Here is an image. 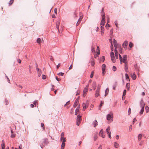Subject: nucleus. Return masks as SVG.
Masks as SVG:
<instances>
[{
	"instance_id": "4d7b16f0",
	"label": "nucleus",
	"mask_w": 149,
	"mask_h": 149,
	"mask_svg": "<svg viewBox=\"0 0 149 149\" xmlns=\"http://www.w3.org/2000/svg\"><path fill=\"white\" fill-rule=\"evenodd\" d=\"M73 15H74V17H77V13H76V11H75Z\"/></svg>"
},
{
	"instance_id": "9b49d317",
	"label": "nucleus",
	"mask_w": 149,
	"mask_h": 149,
	"mask_svg": "<svg viewBox=\"0 0 149 149\" xmlns=\"http://www.w3.org/2000/svg\"><path fill=\"white\" fill-rule=\"evenodd\" d=\"M37 71L38 72V75L39 77H40L41 74V70L39 68H37Z\"/></svg>"
},
{
	"instance_id": "49530a36",
	"label": "nucleus",
	"mask_w": 149,
	"mask_h": 149,
	"mask_svg": "<svg viewBox=\"0 0 149 149\" xmlns=\"http://www.w3.org/2000/svg\"><path fill=\"white\" fill-rule=\"evenodd\" d=\"M133 44L131 42H129V45L130 48H131L133 46Z\"/></svg>"
},
{
	"instance_id": "f704fd0d",
	"label": "nucleus",
	"mask_w": 149,
	"mask_h": 149,
	"mask_svg": "<svg viewBox=\"0 0 149 149\" xmlns=\"http://www.w3.org/2000/svg\"><path fill=\"white\" fill-rule=\"evenodd\" d=\"M130 85L129 83H127L126 84V87H127V90H128L129 89V88L130 87Z\"/></svg>"
},
{
	"instance_id": "c85d7f7f",
	"label": "nucleus",
	"mask_w": 149,
	"mask_h": 149,
	"mask_svg": "<svg viewBox=\"0 0 149 149\" xmlns=\"http://www.w3.org/2000/svg\"><path fill=\"white\" fill-rule=\"evenodd\" d=\"M87 91L88 89L85 88L83 91V95L84 97L85 94V93L86 94V93L87 92Z\"/></svg>"
},
{
	"instance_id": "bb28decb",
	"label": "nucleus",
	"mask_w": 149,
	"mask_h": 149,
	"mask_svg": "<svg viewBox=\"0 0 149 149\" xmlns=\"http://www.w3.org/2000/svg\"><path fill=\"white\" fill-rule=\"evenodd\" d=\"M79 109L78 107H77L75 110V115H77L79 112Z\"/></svg>"
},
{
	"instance_id": "f3484780",
	"label": "nucleus",
	"mask_w": 149,
	"mask_h": 149,
	"mask_svg": "<svg viewBox=\"0 0 149 149\" xmlns=\"http://www.w3.org/2000/svg\"><path fill=\"white\" fill-rule=\"evenodd\" d=\"M61 137L60 139V141H62L63 138H64V132H62L61 134Z\"/></svg>"
},
{
	"instance_id": "5fc2aeb1",
	"label": "nucleus",
	"mask_w": 149,
	"mask_h": 149,
	"mask_svg": "<svg viewBox=\"0 0 149 149\" xmlns=\"http://www.w3.org/2000/svg\"><path fill=\"white\" fill-rule=\"evenodd\" d=\"M5 102L6 103V105H7L8 104V100H6V99H5Z\"/></svg>"
},
{
	"instance_id": "58836bf2",
	"label": "nucleus",
	"mask_w": 149,
	"mask_h": 149,
	"mask_svg": "<svg viewBox=\"0 0 149 149\" xmlns=\"http://www.w3.org/2000/svg\"><path fill=\"white\" fill-rule=\"evenodd\" d=\"M107 24H106V27L107 29H108L109 28V27H110V26L109 24H107V23L109 22V21H108V20H107Z\"/></svg>"
},
{
	"instance_id": "9d476101",
	"label": "nucleus",
	"mask_w": 149,
	"mask_h": 149,
	"mask_svg": "<svg viewBox=\"0 0 149 149\" xmlns=\"http://www.w3.org/2000/svg\"><path fill=\"white\" fill-rule=\"evenodd\" d=\"M113 118V116L112 114L111 115L110 114H108L107 115V119L108 120H110L111 118Z\"/></svg>"
},
{
	"instance_id": "0eeeda50",
	"label": "nucleus",
	"mask_w": 149,
	"mask_h": 149,
	"mask_svg": "<svg viewBox=\"0 0 149 149\" xmlns=\"http://www.w3.org/2000/svg\"><path fill=\"white\" fill-rule=\"evenodd\" d=\"M128 42L127 41H125L124 42L123 44V46L124 49L125 50L127 49V47L128 45Z\"/></svg>"
},
{
	"instance_id": "c9c22d12",
	"label": "nucleus",
	"mask_w": 149,
	"mask_h": 149,
	"mask_svg": "<svg viewBox=\"0 0 149 149\" xmlns=\"http://www.w3.org/2000/svg\"><path fill=\"white\" fill-rule=\"evenodd\" d=\"M95 64V61L93 60V61H91V65L92 66H93Z\"/></svg>"
},
{
	"instance_id": "c756f323",
	"label": "nucleus",
	"mask_w": 149,
	"mask_h": 149,
	"mask_svg": "<svg viewBox=\"0 0 149 149\" xmlns=\"http://www.w3.org/2000/svg\"><path fill=\"white\" fill-rule=\"evenodd\" d=\"M101 33H103L104 32V28L103 26H101Z\"/></svg>"
},
{
	"instance_id": "cd10ccee",
	"label": "nucleus",
	"mask_w": 149,
	"mask_h": 149,
	"mask_svg": "<svg viewBox=\"0 0 149 149\" xmlns=\"http://www.w3.org/2000/svg\"><path fill=\"white\" fill-rule=\"evenodd\" d=\"M119 52L120 54L122 53V48L120 46L118 47Z\"/></svg>"
},
{
	"instance_id": "f03ea898",
	"label": "nucleus",
	"mask_w": 149,
	"mask_h": 149,
	"mask_svg": "<svg viewBox=\"0 0 149 149\" xmlns=\"http://www.w3.org/2000/svg\"><path fill=\"white\" fill-rule=\"evenodd\" d=\"M105 23V15L104 14L102 15V19L100 23L101 26H103L104 25Z\"/></svg>"
},
{
	"instance_id": "4468645a",
	"label": "nucleus",
	"mask_w": 149,
	"mask_h": 149,
	"mask_svg": "<svg viewBox=\"0 0 149 149\" xmlns=\"http://www.w3.org/2000/svg\"><path fill=\"white\" fill-rule=\"evenodd\" d=\"M82 105L83 107V111H85L86 107H88V105H87L86 104L84 103H83Z\"/></svg>"
},
{
	"instance_id": "3c124183",
	"label": "nucleus",
	"mask_w": 149,
	"mask_h": 149,
	"mask_svg": "<svg viewBox=\"0 0 149 149\" xmlns=\"http://www.w3.org/2000/svg\"><path fill=\"white\" fill-rule=\"evenodd\" d=\"M10 136L11 138H14L15 136V134H13V133Z\"/></svg>"
},
{
	"instance_id": "de8ad7c7",
	"label": "nucleus",
	"mask_w": 149,
	"mask_h": 149,
	"mask_svg": "<svg viewBox=\"0 0 149 149\" xmlns=\"http://www.w3.org/2000/svg\"><path fill=\"white\" fill-rule=\"evenodd\" d=\"M105 60V57L104 56H102V57L101 61L102 62H104Z\"/></svg>"
},
{
	"instance_id": "20e7f679",
	"label": "nucleus",
	"mask_w": 149,
	"mask_h": 149,
	"mask_svg": "<svg viewBox=\"0 0 149 149\" xmlns=\"http://www.w3.org/2000/svg\"><path fill=\"white\" fill-rule=\"evenodd\" d=\"M140 107H144L145 104L143 99H141L140 102Z\"/></svg>"
},
{
	"instance_id": "2eb2a0df",
	"label": "nucleus",
	"mask_w": 149,
	"mask_h": 149,
	"mask_svg": "<svg viewBox=\"0 0 149 149\" xmlns=\"http://www.w3.org/2000/svg\"><path fill=\"white\" fill-rule=\"evenodd\" d=\"M81 116L78 115L77 117V122H80L81 120Z\"/></svg>"
},
{
	"instance_id": "2f4dec72",
	"label": "nucleus",
	"mask_w": 149,
	"mask_h": 149,
	"mask_svg": "<svg viewBox=\"0 0 149 149\" xmlns=\"http://www.w3.org/2000/svg\"><path fill=\"white\" fill-rule=\"evenodd\" d=\"M126 90L125 89L124 90L123 93V95L122 97V99L123 98V97L124 96H125L126 93Z\"/></svg>"
},
{
	"instance_id": "13d9d810",
	"label": "nucleus",
	"mask_w": 149,
	"mask_h": 149,
	"mask_svg": "<svg viewBox=\"0 0 149 149\" xmlns=\"http://www.w3.org/2000/svg\"><path fill=\"white\" fill-rule=\"evenodd\" d=\"M1 146H5L4 144V142L3 140L2 141V143H1Z\"/></svg>"
},
{
	"instance_id": "ea45409f",
	"label": "nucleus",
	"mask_w": 149,
	"mask_h": 149,
	"mask_svg": "<svg viewBox=\"0 0 149 149\" xmlns=\"http://www.w3.org/2000/svg\"><path fill=\"white\" fill-rule=\"evenodd\" d=\"M101 13L102 14V16L104 14H105L104 13V8H102V9L101 10Z\"/></svg>"
},
{
	"instance_id": "7c9ffc66",
	"label": "nucleus",
	"mask_w": 149,
	"mask_h": 149,
	"mask_svg": "<svg viewBox=\"0 0 149 149\" xmlns=\"http://www.w3.org/2000/svg\"><path fill=\"white\" fill-rule=\"evenodd\" d=\"M145 109L146 113H148L149 111V107L147 106L145 107Z\"/></svg>"
},
{
	"instance_id": "dca6fc26",
	"label": "nucleus",
	"mask_w": 149,
	"mask_h": 149,
	"mask_svg": "<svg viewBox=\"0 0 149 149\" xmlns=\"http://www.w3.org/2000/svg\"><path fill=\"white\" fill-rule=\"evenodd\" d=\"M125 71L127 72H128V68L127 67V63L125 64Z\"/></svg>"
},
{
	"instance_id": "a19ab883",
	"label": "nucleus",
	"mask_w": 149,
	"mask_h": 149,
	"mask_svg": "<svg viewBox=\"0 0 149 149\" xmlns=\"http://www.w3.org/2000/svg\"><path fill=\"white\" fill-rule=\"evenodd\" d=\"M41 126L42 127L43 130H45V126L43 123H41Z\"/></svg>"
},
{
	"instance_id": "09e8293b",
	"label": "nucleus",
	"mask_w": 149,
	"mask_h": 149,
	"mask_svg": "<svg viewBox=\"0 0 149 149\" xmlns=\"http://www.w3.org/2000/svg\"><path fill=\"white\" fill-rule=\"evenodd\" d=\"M64 74V73L62 72H59L57 74L59 75H60V76H63V75Z\"/></svg>"
},
{
	"instance_id": "79ce46f5",
	"label": "nucleus",
	"mask_w": 149,
	"mask_h": 149,
	"mask_svg": "<svg viewBox=\"0 0 149 149\" xmlns=\"http://www.w3.org/2000/svg\"><path fill=\"white\" fill-rule=\"evenodd\" d=\"M116 67L115 66H113L112 67V70L114 71H115L116 70Z\"/></svg>"
},
{
	"instance_id": "e433bc0d",
	"label": "nucleus",
	"mask_w": 149,
	"mask_h": 149,
	"mask_svg": "<svg viewBox=\"0 0 149 149\" xmlns=\"http://www.w3.org/2000/svg\"><path fill=\"white\" fill-rule=\"evenodd\" d=\"M106 132H107V134L109 133V132L110 131V127H108L106 129Z\"/></svg>"
},
{
	"instance_id": "423d86ee",
	"label": "nucleus",
	"mask_w": 149,
	"mask_h": 149,
	"mask_svg": "<svg viewBox=\"0 0 149 149\" xmlns=\"http://www.w3.org/2000/svg\"><path fill=\"white\" fill-rule=\"evenodd\" d=\"M113 45L114 46V47H115V50H117V41L116 40H115L114 39H113Z\"/></svg>"
},
{
	"instance_id": "0e129e2a",
	"label": "nucleus",
	"mask_w": 149,
	"mask_h": 149,
	"mask_svg": "<svg viewBox=\"0 0 149 149\" xmlns=\"http://www.w3.org/2000/svg\"><path fill=\"white\" fill-rule=\"evenodd\" d=\"M62 140H63L62 142L65 143L66 141V138H63Z\"/></svg>"
},
{
	"instance_id": "680f3d73",
	"label": "nucleus",
	"mask_w": 149,
	"mask_h": 149,
	"mask_svg": "<svg viewBox=\"0 0 149 149\" xmlns=\"http://www.w3.org/2000/svg\"><path fill=\"white\" fill-rule=\"evenodd\" d=\"M56 27L57 29L58 30V31L59 32H60L59 30V25H56Z\"/></svg>"
},
{
	"instance_id": "aec40b11",
	"label": "nucleus",
	"mask_w": 149,
	"mask_h": 149,
	"mask_svg": "<svg viewBox=\"0 0 149 149\" xmlns=\"http://www.w3.org/2000/svg\"><path fill=\"white\" fill-rule=\"evenodd\" d=\"M131 77H132V79L134 80L136 79V76L135 74L134 73L132 75H131Z\"/></svg>"
},
{
	"instance_id": "a211bd4d",
	"label": "nucleus",
	"mask_w": 149,
	"mask_h": 149,
	"mask_svg": "<svg viewBox=\"0 0 149 149\" xmlns=\"http://www.w3.org/2000/svg\"><path fill=\"white\" fill-rule=\"evenodd\" d=\"M100 91L96 90L95 92V97H97L99 95Z\"/></svg>"
},
{
	"instance_id": "4c0bfd02",
	"label": "nucleus",
	"mask_w": 149,
	"mask_h": 149,
	"mask_svg": "<svg viewBox=\"0 0 149 149\" xmlns=\"http://www.w3.org/2000/svg\"><path fill=\"white\" fill-rule=\"evenodd\" d=\"M14 0H10V2H9V6H10L14 2Z\"/></svg>"
},
{
	"instance_id": "473e14b6",
	"label": "nucleus",
	"mask_w": 149,
	"mask_h": 149,
	"mask_svg": "<svg viewBox=\"0 0 149 149\" xmlns=\"http://www.w3.org/2000/svg\"><path fill=\"white\" fill-rule=\"evenodd\" d=\"M91 51L93 53V54L95 52V48L93 47V46H92L91 47Z\"/></svg>"
},
{
	"instance_id": "412c9836",
	"label": "nucleus",
	"mask_w": 149,
	"mask_h": 149,
	"mask_svg": "<svg viewBox=\"0 0 149 149\" xmlns=\"http://www.w3.org/2000/svg\"><path fill=\"white\" fill-rule=\"evenodd\" d=\"M142 135L141 134H139L138 135V140L139 141H140L141 140L142 137Z\"/></svg>"
},
{
	"instance_id": "f8f14e48",
	"label": "nucleus",
	"mask_w": 149,
	"mask_h": 149,
	"mask_svg": "<svg viewBox=\"0 0 149 149\" xmlns=\"http://www.w3.org/2000/svg\"><path fill=\"white\" fill-rule=\"evenodd\" d=\"M79 102L78 100L77 99H76L75 100V102L74 103L73 107L74 108L76 107L77 106V104Z\"/></svg>"
},
{
	"instance_id": "052dcab7",
	"label": "nucleus",
	"mask_w": 149,
	"mask_h": 149,
	"mask_svg": "<svg viewBox=\"0 0 149 149\" xmlns=\"http://www.w3.org/2000/svg\"><path fill=\"white\" fill-rule=\"evenodd\" d=\"M46 78V76L44 74H43L42 75V79H45Z\"/></svg>"
},
{
	"instance_id": "a18cd8bd",
	"label": "nucleus",
	"mask_w": 149,
	"mask_h": 149,
	"mask_svg": "<svg viewBox=\"0 0 149 149\" xmlns=\"http://www.w3.org/2000/svg\"><path fill=\"white\" fill-rule=\"evenodd\" d=\"M104 103V102L102 101L101 102L99 106V108H101V107L102 106V104Z\"/></svg>"
},
{
	"instance_id": "ddd939ff",
	"label": "nucleus",
	"mask_w": 149,
	"mask_h": 149,
	"mask_svg": "<svg viewBox=\"0 0 149 149\" xmlns=\"http://www.w3.org/2000/svg\"><path fill=\"white\" fill-rule=\"evenodd\" d=\"M93 127H95L98 125V123L96 120H95L93 122Z\"/></svg>"
},
{
	"instance_id": "603ef678",
	"label": "nucleus",
	"mask_w": 149,
	"mask_h": 149,
	"mask_svg": "<svg viewBox=\"0 0 149 149\" xmlns=\"http://www.w3.org/2000/svg\"><path fill=\"white\" fill-rule=\"evenodd\" d=\"M93 74H94V72L92 71L91 72V75H90V77L91 78H93Z\"/></svg>"
},
{
	"instance_id": "393cba45",
	"label": "nucleus",
	"mask_w": 149,
	"mask_h": 149,
	"mask_svg": "<svg viewBox=\"0 0 149 149\" xmlns=\"http://www.w3.org/2000/svg\"><path fill=\"white\" fill-rule=\"evenodd\" d=\"M125 76L126 80L127 81H129L130 79L127 73L125 74Z\"/></svg>"
},
{
	"instance_id": "7ed1b4c3",
	"label": "nucleus",
	"mask_w": 149,
	"mask_h": 149,
	"mask_svg": "<svg viewBox=\"0 0 149 149\" xmlns=\"http://www.w3.org/2000/svg\"><path fill=\"white\" fill-rule=\"evenodd\" d=\"M110 55L112 61L113 63H115L116 62V60L113 52H111L110 53Z\"/></svg>"
},
{
	"instance_id": "6e6552de",
	"label": "nucleus",
	"mask_w": 149,
	"mask_h": 149,
	"mask_svg": "<svg viewBox=\"0 0 149 149\" xmlns=\"http://www.w3.org/2000/svg\"><path fill=\"white\" fill-rule=\"evenodd\" d=\"M127 55H123V62L125 64L127 63Z\"/></svg>"
},
{
	"instance_id": "338daca9",
	"label": "nucleus",
	"mask_w": 149,
	"mask_h": 149,
	"mask_svg": "<svg viewBox=\"0 0 149 149\" xmlns=\"http://www.w3.org/2000/svg\"><path fill=\"white\" fill-rule=\"evenodd\" d=\"M137 121V120L135 118H134L133 120V124H134L135 123V122L136 121Z\"/></svg>"
},
{
	"instance_id": "e2e57ef3",
	"label": "nucleus",
	"mask_w": 149,
	"mask_h": 149,
	"mask_svg": "<svg viewBox=\"0 0 149 149\" xmlns=\"http://www.w3.org/2000/svg\"><path fill=\"white\" fill-rule=\"evenodd\" d=\"M113 29H111L110 31V34H112L113 33Z\"/></svg>"
},
{
	"instance_id": "6e6d98bb",
	"label": "nucleus",
	"mask_w": 149,
	"mask_h": 149,
	"mask_svg": "<svg viewBox=\"0 0 149 149\" xmlns=\"http://www.w3.org/2000/svg\"><path fill=\"white\" fill-rule=\"evenodd\" d=\"M131 113V109L130 108H129L128 109V114L129 115H130V114Z\"/></svg>"
},
{
	"instance_id": "8fccbe9b",
	"label": "nucleus",
	"mask_w": 149,
	"mask_h": 149,
	"mask_svg": "<svg viewBox=\"0 0 149 149\" xmlns=\"http://www.w3.org/2000/svg\"><path fill=\"white\" fill-rule=\"evenodd\" d=\"M38 100H35L34 102H33V104L35 105V106L36 105V103H37ZM36 106H35V107Z\"/></svg>"
},
{
	"instance_id": "a878e982",
	"label": "nucleus",
	"mask_w": 149,
	"mask_h": 149,
	"mask_svg": "<svg viewBox=\"0 0 149 149\" xmlns=\"http://www.w3.org/2000/svg\"><path fill=\"white\" fill-rule=\"evenodd\" d=\"M93 87L94 90H95L96 88V84L95 82L93 83Z\"/></svg>"
},
{
	"instance_id": "6ab92c4d",
	"label": "nucleus",
	"mask_w": 149,
	"mask_h": 149,
	"mask_svg": "<svg viewBox=\"0 0 149 149\" xmlns=\"http://www.w3.org/2000/svg\"><path fill=\"white\" fill-rule=\"evenodd\" d=\"M115 53V56L116 59H118V52L117 50H114Z\"/></svg>"
},
{
	"instance_id": "864d4df0",
	"label": "nucleus",
	"mask_w": 149,
	"mask_h": 149,
	"mask_svg": "<svg viewBox=\"0 0 149 149\" xmlns=\"http://www.w3.org/2000/svg\"><path fill=\"white\" fill-rule=\"evenodd\" d=\"M60 20H58L56 22V25H59L60 24Z\"/></svg>"
},
{
	"instance_id": "37998d69",
	"label": "nucleus",
	"mask_w": 149,
	"mask_h": 149,
	"mask_svg": "<svg viewBox=\"0 0 149 149\" xmlns=\"http://www.w3.org/2000/svg\"><path fill=\"white\" fill-rule=\"evenodd\" d=\"M40 41L41 39L40 38H39L37 39L36 41L37 43H40Z\"/></svg>"
},
{
	"instance_id": "f257e3e1",
	"label": "nucleus",
	"mask_w": 149,
	"mask_h": 149,
	"mask_svg": "<svg viewBox=\"0 0 149 149\" xmlns=\"http://www.w3.org/2000/svg\"><path fill=\"white\" fill-rule=\"evenodd\" d=\"M43 141L42 142L40 145L41 148H43L45 145H47L49 142L48 141V139L47 138H44L43 139Z\"/></svg>"
},
{
	"instance_id": "1a4fd4ad",
	"label": "nucleus",
	"mask_w": 149,
	"mask_h": 149,
	"mask_svg": "<svg viewBox=\"0 0 149 149\" xmlns=\"http://www.w3.org/2000/svg\"><path fill=\"white\" fill-rule=\"evenodd\" d=\"M99 135L102 138H104L105 137V135H103V130L102 129L99 132Z\"/></svg>"
},
{
	"instance_id": "c03bdc74",
	"label": "nucleus",
	"mask_w": 149,
	"mask_h": 149,
	"mask_svg": "<svg viewBox=\"0 0 149 149\" xmlns=\"http://www.w3.org/2000/svg\"><path fill=\"white\" fill-rule=\"evenodd\" d=\"M111 51H113V47L112 42H111Z\"/></svg>"
},
{
	"instance_id": "bf43d9fd",
	"label": "nucleus",
	"mask_w": 149,
	"mask_h": 149,
	"mask_svg": "<svg viewBox=\"0 0 149 149\" xmlns=\"http://www.w3.org/2000/svg\"><path fill=\"white\" fill-rule=\"evenodd\" d=\"M100 85H98L97 86V89L96 90H98V91H100Z\"/></svg>"
},
{
	"instance_id": "72a5a7b5",
	"label": "nucleus",
	"mask_w": 149,
	"mask_h": 149,
	"mask_svg": "<svg viewBox=\"0 0 149 149\" xmlns=\"http://www.w3.org/2000/svg\"><path fill=\"white\" fill-rule=\"evenodd\" d=\"M94 140V141H95L97 138V134H95L94 136H93Z\"/></svg>"
},
{
	"instance_id": "39448f33",
	"label": "nucleus",
	"mask_w": 149,
	"mask_h": 149,
	"mask_svg": "<svg viewBox=\"0 0 149 149\" xmlns=\"http://www.w3.org/2000/svg\"><path fill=\"white\" fill-rule=\"evenodd\" d=\"M106 67V66L104 64H103L102 65V74H103V75H104L105 74V68Z\"/></svg>"
},
{
	"instance_id": "5701e85b",
	"label": "nucleus",
	"mask_w": 149,
	"mask_h": 149,
	"mask_svg": "<svg viewBox=\"0 0 149 149\" xmlns=\"http://www.w3.org/2000/svg\"><path fill=\"white\" fill-rule=\"evenodd\" d=\"M141 108V110L139 112V114L140 115H141L142 114H143L144 111V107H142Z\"/></svg>"
},
{
	"instance_id": "69168bd1",
	"label": "nucleus",
	"mask_w": 149,
	"mask_h": 149,
	"mask_svg": "<svg viewBox=\"0 0 149 149\" xmlns=\"http://www.w3.org/2000/svg\"><path fill=\"white\" fill-rule=\"evenodd\" d=\"M80 22V21H79V19L78 20V21L77 22L76 24V26H77L78 25L79 23Z\"/></svg>"
},
{
	"instance_id": "774afa93",
	"label": "nucleus",
	"mask_w": 149,
	"mask_h": 149,
	"mask_svg": "<svg viewBox=\"0 0 149 149\" xmlns=\"http://www.w3.org/2000/svg\"><path fill=\"white\" fill-rule=\"evenodd\" d=\"M65 143L62 142L61 144V146L65 147Z\"/></svg>"
},
{
	"instance_id": "b1692460",
	"label": "nucleus",
	"mask_w": 149,
	"mask_h": 149,
	"mask_svg": "<svg viewBox=\"0 0 149 149\" xmlns=\"http://www.w3.org/2000/svg\"><path fill=\"white\" fill-rule=\"evenodd\" d=\"M114 147L116 148H118L119 146V145L118 143H117L116 142H115L114 143Z\"/></svg>"
},
{
	"instance_id": "4be33fe9",
	"label": "nucleus",
	"mask_w": 149,
	"mask_h": 149,
	"mask_svg": "<svg viewBox=\"0 0 149 149\" xmlns=\"http://www.w3.org/2000/svg\"><path fill=\"white\" fill-rule=\"evenodd\" d=\"M109 88H107L106 89L105 91V94L104 95V96L105 97H106L107 96V95L108 94V93H109Z\"/></svg>"
}]
</instances>
